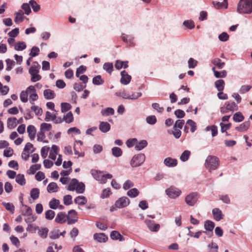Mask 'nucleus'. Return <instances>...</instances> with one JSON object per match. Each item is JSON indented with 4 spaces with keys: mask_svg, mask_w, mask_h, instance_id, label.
Here are the masks:
<instances>
[{
    "mask_svg": "<svg viewBox=\"0 0 252 252\" xmlns=\"http://www.w3.org/2000/svg\"><path fill=\"white\" fill-rule=\"evenodd\" d=\"M237 11L240 14H250L252 12V0H240Z\"/></svg>",
    "mask_w": 252,
    "mask_h": 252,
    "instance_id": "1",
    "label": "nucleus"
},
{
    "mask_svg": "<svg viewBox=\"0 0 252 252\" xmlns=\"http://www.w3.org/2000/svg\"><path fill=\"white\" fill-rule=\"evenodd\" d=\"M91 173L94 178L98 181L100 184H105L107 179H111L113 176L106 172L100 171L93 169L91 171Z\"/></svg>",
    "mask_w": 252,
    "mask_h": 252,
    "instance_id": "2",
    "label": "nucleus"
},
{
    "mask_svg": "<svg viewBox=\"0 0 252 252\" xmlns=\"http://www.w3.org/2000/svg\"><path fill=\"white\" fill-rule=\"evenodd\" d=\"M220 163V160L219 158L214 156H208L205 162V167L207 168L210 172H211L212 170H216Z\"/></svg>",
    "mask_w": 252,
    "mask_h": 252,
    "instance_id": "3",
    "label": "nucleus"
},
{
    "mask_svg": "<svg viewBox=\"0 0 252 252\" xmlns=\"http://www.w3.org/2000/svg\"><path fill=\"white\" fill-rule=\"evenodd\" d=\"M238 109V106L234 101H228L220 107V111L222 114L227 113L229 111L234 112Z\"/></svg>",
    "mask_w": 252,
    "mask_h": 252,
    "instance_id": "4",
    "label": "nucleus"
},
{
    "mask_svg": "<svg viewBox=\"0 0 252 252\" xmlns=\"http://www.w3.org/2000/svg\"><path fill=\"white\" fill-rule=\"evenodd\" d=\"M145 160V156L144 154H139L133 157L131 161L130 165L133 167H136L141 166Z\"/></svg>",
    "mask_w": 252,
    "mask_h": 252,
    "instance_id": "5",
    "label": "nucleus"
},
{
    "mask_svg": "<svg viewBox=\"0 0 252 252\" xmlns=\"http://www.w3.org/2000/svg\"><path fill=\"white\" fill-rule=\"evenodd\" d=\"M198 194L197 192H191L187 195L185 202L189 205L193 206L197 202Z\"/></svg>",
    "mask_w": 252,
    "mask_h": 252,
    "instance_id": "6",
    "label": "nucleus"
},
{
    "mask_svg": "<svg viewBox=\"0 0 252 252\" xmlns=\"http://www.w3.org/2000/svg\"><path fill=\"white\" fill-rule=\"evenodd\" d=\"M165 193L169 197L175 198L180 195L181 190L179 189L171 187L165 190Z\"/></svg>",
    "mask_w": 252,
    "mask_h": 252,
    "instance_id": "7",
    "label": "nucleus"
},
{
    "mask_svg": "<svg viewBox=\"0 0 252 252\" xmlns=\"http://www.w3.org/2000/svg\"><path fill=\"white\" fill-rule=\"evenodd\" d=\"M130 203L129 199L126 196L120 197L115 202V206L118 208H123L127 206Z\"/></svg>",
    "mask_w": 252,
    "mask_h": 252,
    "instance_id": "8",
    "label": "nucleus"
},
{
    "mask_svg": "<svg viewBox=\"0 0 252 252\" xmlns=\"http://www.w3.org/2000/svg\"><path fill=\"white\" fill-rule=\"evenodd\" d=\"M77 213L74 210H71L68 211V215L66 216L67 224H73L77 221V218L76 217Z\"/></svg>",
    "mask_w": 252,
    "mask_h": 252,
    "instance_id": "9",
    "label": "nucleus"
},
{
    "mask_svg": "<svg viewBox=\"0 0 252 252\" xmlns=\"http://www.w3.org/2000/svg\"><path fill=\"white\" fill-rule=\"evenodd\" d=\"M145 222L148 228L152 232H158L159 229V224L155 223V222L152 220H145Z\"/></svg>",
    "mask_w": 252,
    "mask_h": 252,
    "instance_id": "10",
    "label": "nucleus"
},
{
    "mask_svg": "<svg viewBox=\"0 0 252 252\" xmlns=\"http://www.w3.org/2000/svg\"><path fill=\"white\" fill-rule=\"evenodd\" d=\"M121 83L125 85L129 84L131 79V76L125 70L122 71L121 72Z\"/></svg>",
    "mask_w": 252,
    "mask_h": 252,
    "instance_id": "11",
    "label": "nucleus"
},
{
    "mask_svg": "<svg viewBox=\"0 0 252 252\" xmlns=\"http://www.w3.org/2000/svg\"><path fill=\"white\" fill-rule=\"evenodd\" d=\"M214 219L216 221H220L223 218V215L219 208H214L212 210Z\"/></svg>",
    "mask_w": 252,
    "mask_h": 252,
    "instance_id": "12",
    "label": "nucleus"
},
{
    "mask_svg": "<svg viewBox=\"0 0 252 252\" xmlns=\"http://www.w3.org/2000/svg\"><path fill=\"white\" fill-rule=\"evenodd\" d=\"M163 163L167 167H173L177 165L178 161L175 158L168 157L164 159Z\"/></svg>",
    "mask_w": 252,
    "mask_h": 252,
    "instance_id": "13",
    "label": "nucleus"
},
{
    "mask_svg": "<svg viewBox=\"0 0 252 252\" xmlns=\"http://www.w3.org/2000/svg\"><path fill=\"white\" fill-rule=\"evenodd\" d=\"M121 38L123 41L126 42L130 46H133L134 45L133 41L134 38L132 36L127 35L125 33H122L121 35Z\"/></svg>",
    "mask_w": 252,
    "mask_h": 252,
    "instance_id": "14",
    "label": "nucleus"
},
{
    "mask_svg": "<svg viewBox=\"0 0 252 252\" xmlns=\"http://www.w3.org/2000/svg\"><path fill=\"white\" fill-rule=\"evenodd\" d=\"M94 239L99 243H105L108 240L107 236L104 233H95Z\"/></svg>",
    "mask_w": 252,
    "mask_h": 252,
    "instance_id": "15",
    "label": "nucleus"
},
{
    "mask_svg": "<svg viewBox=\"0 0 252 252\" xmlns=\"http://www.w3.org/2000/svg\"><path fill=\"white\" fill-rule=\"evenodd\" d=\"M110 238L112 240H119L120 241H125V238L119 232L114 230L112 231L110 233Z\"/></svg>",
    "mask_w": 252,
    "mask_h": 252,
    "instance_id": "16",
    "label": "nucleus"
},
{
    "mask_svg": "<svg viewBox=\"0 0 252 252\" xmlns=\"http://www.w3.org/2000/svg\"><path fill=\"white\" fill-rule=\"evenodd\" d=\"M43 95L46 99L50 100L54 99L56 94L51 89H46L43 91Z\"/></svg>",
    "mask_w": 252,
    "mask_h": 252,
    "instance_id": "17",
    "label": "nucleus"
},
{
    "mask_svg": "<svg viewBox=\"0 0 252 252\" xmlns=\"http://www.w3.org/2000/svg\"><path fill=\"white\" fill-rule=\"evenodd\" d=\"M58 152L59 147L55 145H52L51 150L49 153V158L52 160H55Z\"/></svg>",
    "mask_w": 252,
    "mask_h": 252,
    "instance_id": "18",
    "label": "nucleus"
},
{
    "mask_svg": "<svg viewBox=\"0 0 252 252\" xmlns=\"http://www.w3.org/2000/svg\"><path fill=\"white\" fill-rule=\"evenodd\" d=\"M67 220L66 215L64 212H60L58 213L55 218L56 222L62 224Z\"/></svg>",
    "mask_w": 252,
    "mask_h": 252,
    "instance_id": "19",
    "label": "nucleus"
},
{
    "mask_svg": "<svg viewBox=\"0 0 252 252\" xmlns=\"http://www.w3.org/2000/svg\"><path fill=\"white\" fill-rule=\"evenodd\" d=\"M250 126V122L245 121L241 124L239 126L235 127V129L239 132H242L247 130Z\"/></svg>",
    "mask_w": 252,
    "mask_h": 252,
    "instance_id": "20",
    "label": "nucleus"
},
{
    "mask_svg": "<svg viewBox=\"0 0 252 252\" xmlns=\"http://www.w3.org/2000/svg\"><path fill=\"white\" fill-rule=\"evenodd\" d=\"M27 132L30 139L33 140L36 132L35 126L32 125H29L27 127Z\"/></svg>",
    "mask_w": 252,
    "mask_h": 252,
    "instance_id": "21",
    "label": "nucleus"
},
{
    "mask_svg": "<svg viewBox=\"0 0 252 252\" xmlns=\"http://www.w3.org/2000/svg\"><path fill=\"white\" fill-rule=\"evenodd\" d=\"M17 126V119L15 117H11L7 119V126L9 129H13Z\"/></svg>",
    "mask_w": 252,
    "mask_h": 252,
    "instance_id": "22",
    "label": "nucleus"
},
{
    "mask_svg": "<svg viewBox=\"0 0 252 252\" xmlns=\"http://www.w3.org/2000/svg\"><path fill=\"white\" fill-rule=\"evenodd\" d=\"M99 128L101 132L106 133L110 129V125L107 122H100Z\"/></svg>",
    "mask_w": 252,
    "mask_h": 252,
    "instance_id": "23",
    "label": "nucleus"
},
{
    "mask_svg": "<svg viewBox=\"0 0 252 252\" xmlns=\"http://www.w3.org/2000/svg\"><path fill=\"white\" fill-rule=\"evenodd\" d=\"M225 82L222 79H219L215 82V87L218 92L223 91L224 88Z\"/></svg>",
    "mask_w": 252,
    "mask_h": 252,
    "instance_id": "24",
    "label": "nucleus"
},
{
    "mask_svg": "<svg viewBox=\"0 0 252 252\" xmlns=\"http://www.w3.org/2000/svg\"><path fill=\"white\" fill-rule=\"evenodd\" d=\"M59 187L55 182H51L47 187V190L49 193L56 192L58 190Z\"/></svg>",
    "mask_w": 252,
    "mask_h": 252,
    "instance_id": "25",
    "label": "nucleus"
},
{
    "mask_svg": "<svg viewBox=\"0 0 252 252\" xmlns=\"http://www.w3.org/2000/svg\"><path fill=\"white\" fill-rule=\"evenodd\" d=\"M74 202L79 205H84L87 202V199L84 196H78L74 199Z\"/></svg>",
    "mask_w": 252,
    "mask_h": 252,
    "instance_id": "26",
    "label": "nucleus"
},
{
    "mask_svg": "<svg viewBox=\"0 0 252 252\" xmlns=\"http://www.w3.org/2000/svg\"><path fill=\"white\" fill-rule=\"evenodd\" d=\"M211 63L219 69H222L225 65V63L221 62V60L218 58L212 60Z\"/></svg>",
    "mask_w": 252,
    "mask_h": 252,
    "instance_id": "27",
    "label": "nucleus"
},
{
    "mask_svg": "<svg viewBox=\"0 0 252 252\" xmlns=\"http://www.w3.org/2000/svg\"><path fill=\"white\" fill-rule=\"evenodd\" d=\"M213 4L216 9L226 8L227 7V0H223V2L213 1Z\"/></svg>",
    "mask_w": 252,
    "mask_h": 252,
    "instance_id": "28",
    "label": "nucleus"
},
{
    "mask_svg": "<svg viewBox=\"0 0 252 252\" xmlns=\"http://www.w3.org/2000/svg\"><path fill=\"white\" fill-rule=\"evenodd\" d=\"M215 227V223L211 220H206L204 223V228L206 231L212 232Z\"/></svg>",
    "mask_w": 252,
    "mask_h": 252,
    "instance_id": "29",
    "label": "nucleus"
},
{
    "mask_svg": "<svg viewBox=\"0 0 252 252\" xmlns=\"http://www.w3.org/2000/svg\"><path fill=\"white\" fill-rule=\"evenodd\" d=\"M38 235L43 239L47 238L49 230L47 228H39L38 229Z\"/></svg>",
    "mask_w": 252,
    "mask_h": 252,
    "instance_id": "30",
    "label": "nucleus"
},
{
    "mask_svg": "<svg viewBox=\"0 0 252 252\" xmlns=\"http://www.w3.org/2000/svg\"><path fill=\"white\" fill-rule=\"evenodd\" d=\"M40 190L38 188H33L30 191L31 197L33 200H36L39 196Z\"/></svg>",
    "mask_w": 252,
    "mask_h": 252,
    "instance_id": "31",
    "label": "nucleus"
},
{
    "mask_svg": "<svg viewBox=\"0 0 252 252\" xmlns=\"http://www.w3.org/2000/svg\"><path fill=\"white\" fill-rule=\"evenodd\" d=\"M15 181L21 186H24L26 184V179L23 174H19L17 175L15 178Z\"/></svg>",
    "mask_w": 252,
    "mask_h": 252,
    "instance_id": "32",
    "label": "nucleus"
},
{
    "mask_svg": "<svg viewBox=\"0 0 252 252\" xmlns=\"http://www.w3.org/2000/svg\"><path fill=\"white\" fill-rule=\"evenodd\" d=\"M114 110L112 108L107 107L101 110V114L103 116L113 115L114 114Z\"/></svg>",
    "mask_w": 252,
    "mask_h": 252,
    "instance_id": "33",
    "label": "nucleus"
},
{
    "mask_svg": "<svg viewBox=\"0 0 252 252\" xmlns=\"http://www.w3.org/2000/svg\"><path fill=\"white\" fill-rule=\"evenodd\" d=\"M16 17L14 21L16 23L22 22L24 20V13L22 10H19L15 13Z\"/></svg>",
    "mask_w": 252,
    "mask_h": 252,
    "instance_id": "34",
    "label": "nucleus"
},
{
    "mask_svg": "<svg viewBox=\"0 0 252 252\" xmlns=\"http://www.w3.org/2000/svg\"><path fill=\"white\" fill-rule=\"evenodd\" d=\"M139 194V190L136 188H133L129 189L126 193L127 196L130 198H135Z\"/></svg>",
    "mask_w": 252,
    "mask_h": 252,
    "instance_id": "35",
    "label": "nucleus"
},
{
    "mask_svg": "<svg viewBox=\"0 0 252 252\" xmlns=\"http://www.w3.org/2000/svg\"><path fill=\"white\" fill-rule=\"evenodd\" d=\"M60 204V201L58 199L54 198L49 202V206L51 209L56 210Z\"/></svg>",
    "mask_w": 252,
    "mask_h": 252,
    "instance_id": "36",
    "label": "nucleus"
},
{
    "mask_svg": "<svg viewBox=\"0 0 252 252\" xmlns=\"http://www.w3.org/2000/svg\"><path fill=\"white\" fill-rule=\"evenodd\" d=\"M112 154L114 157L119 158L122 155L123 151L121 148L117 147H114L112 148Z\"/></svg>",
    "mask_w": 252,
    "mask_h": 252,
    "instance_id": "37",
    "label": "nucleus"
},
{
    "mask_svg": "<svg viewBox=\"0 0 252 252\" xmlns=\"http://www.w3.org/2000/svg\"><path fill=\"white\" fill-rule=\"evenodd\" d=\"M233 120L235 122L240 123L244 120V117L241 112H238L233 115Z\"/></svg>",
    "mask_w": 252,
    "mask_h": 252,
    "instance_id": "38",
    "label": "nucleus"
},
{
    "mask_svg": "<svg viewBox=\"0 0 252 252\" xmlns=\"http://www.w3.org/2000/svg\"><path fill=\"white\" fill-rule=\"evenodd\" d=\"M78 181L76 179H73L69 183L67 189L70 191L76 190Z\"/></svg>",
    "mask_w": 252,
    "mask_h": 252,
    "instance_id": "39",
    "label": "nucleus"
},
{
    "mask_svg": "<svg viewBox=\"0 0 252 252\" xmlns=\"http://www.w3.org/2000/svg\"><path fill=\"white\" fill-rule=\"evenodd\" d=\"M2 204L7 211H9L12 214H14L15 207L12 203L9 202H2Z\"/></svg>",
    "mask_w": 252,
    "mask_h": 252,
    "instance_id": "40",
    "label": "nucleus"
},
{
    "mask_svg": "<svg viewBox=\"0 0 252 252\" xmlns=\"http://www.w3.org/2000/svg\"><path fill=\"white\" fill-rule=\"evenodd\" d=\"M190 155V152L189 150H185L181 154L180 159L181 161L185 162L188 160Z\"/></svg>",
    "mask_w": 252,
    "mask_h": 252,
    "instance_id": "41",
    "label": "nucleus"
},
{
    "mask_svg": "<svg viewBox=\"0 0 252 252\" xmlns=\"http://www.w3.org/2000/svg\"><path fill=\"white\" fill-rule=\"evenodd\" d=\"M148 145V143L146 140H143L140 141L135 146V149L137 151H140L146 147Z\"/></svg>",
    "mask_w": 252,
    "mask_h": 252,
    "instance_id": "42",
    "label": "nucleus"
},
{
    "mask_svg": "<svg viewBox=\"0 0 252 252\" xmlns=\"http://www.w3.org/2000/svg\"><path fill=\"white\" fill-rule=\"evenodd\" d=\"M85 190V186L82 182H79L78 181L76 191L78 193H83Z\"/></svg>",
    "mask_w": 252,
    "mask_h": 252,
    "instance_id": "43",
    "label": "nucleus"
},
{
    "mask_svg": "<svg viewBox=\"0 0 252 252\" xmlns=\"http://www.w3.org/2000/svg\"><path fill=\"white\" fill-rule=\"evenodd\" d=\"M92 82L95 85H100L104 83V80L101 78V76L98 75L93 78Z\"/></svg>",
    "mask_w": 252,
    "mask_h": 252,
    "instance_id": "44",
    "label": "nucleus"
},
{
    "mask_svg": "<svg viewBox=\"0 0 252 252\" xmlns=\"http://www.w3.org/2000/svg\"><path fill=\"white\" fill-rule=\"evenodd\" d=\"M41 167V165L40 164L32 165L30 168L29 174H34L36 171L39 170Z\"/></svg>",
    "mask_w": 252,
    "mask_h": 252,
    "instance_id": "45",
    "label": "nucleus"
},
{
    "mask_svg": "<svg viewBox=\"0 0 252 252\" xmlns=\"http://www.w3.org/2000/svg\"><path fill=\"white\" fill-rule=\"evenodd\" d=\"M103 68L107 72L111 74L113 70V63H106L103 64Z\"/></svg>",
    "mask_w": 252,
    "mask_h": 252,
    "instance_id": "46",
    "label": "nucleus"
},
{
    "mask_svg": "<svg viewBox=\"0 0 252 252\" xmlns=\"http://www.w3.org/2000/svg\"><path fill=\"white\" fill-rule=\"evenodd\" d=\"M30 5L32 6L33 10L35 12H38L40 10V6L34 0H31L29 1Z\"/></svg>",
    "mask_w": 252,
    "mask_h": 252,
    "instance_id": "47",
    "label": "nucleus"
},
{
    "mask_svg": "<svg viewBox=\"0 0 252 252\" xmlns=\"http://www.w3.org/2000/svg\"><path fill=\"white\" fill-rule=\"evenodd\" d=\"M63 120L68 124L71 123L73 121V114L71 112L67 113L63 116Z\"/></svg>",
    "mask_w": 252,
    "mask_h": 252,
    "instance_id": "48",
    "label": "nucleus"
},
{
    "mask_svg": "<svg viewBox=\"0 0 252 252\" xmlns=\"http://www.w3.org/2000/svg\"><path fill=\"white\" fill-rule=\"evenodd\" d=\"M146 121L148 124L154 125L157 123V120L155 115H151L147 117Z\"/></svg>",
    "mask_w": 252,
    "mask_h": 252,
    "instance_id": "49",
    "label": "nucleus"
},
{
    "mask_svg": "<svg viewBox=\"0 0 252 252\" xmlns=\"http://www.w3.org/2000/svg\"><path fill=\"white\" fill-rule=\"evenodd\" d=\"M51 128L52 125L51 124L43 123L40 125V130L45 132L46 131L50 130Z\"/></svg>",
    "mask_w": 252,
    "mask_h": 252,
    "instance_id": "50",
    "label": "nucleus"
},
{
    "mask_svg": "<svg viewBox=\"0 0 252 252\" xmlns=\"http://www.w3.org/2000/svg\"><path fill=\"white\" fill-rule=\"evenodd\" d=\"M26 48L25 42L22 41L18 42L15 46V49L17 51H22Z\"/></svg>",
    "mask_w": 252,
    "mask_h": 252,
    "instance_id": "51",
    "label": "nucleus"
},
{
    "mask_svg": "<svg viewBox=\"0 0 252 252\" xmlns=\"http://www.w3.org/2000/svg\"><path fill=\"white\" fill-rule=\"evenodd\" d=\"M152 108L159 113H162L164 111V108L160 106L158 103H153L152 104Z\"/></svg>",
    "mask_w": 252,
    "mask_h": 252,
    "instance_id": "52",
    "label": "nucleus"
},
{
    "mask_svg": "<svg viewBox=\"0 0 252 252\" xmlns=\"http://www.w3.org/2000/svg\"><path fill=\"white\" fill-rule=\"evenodd\" d=\"M55 213L51 210H48L45 212V218L48 220H52L55 217Z\"/></svg>",
    "mask_w": 252,
    "mask_h": 252,
    "instance_id": "53",
    "label": "nucleus"
},
{
    "mask_svg": "<svg viewBox=\"0 0 252 252\" xmlns=\"http://www.w3.org/2000/svg\"><path fill=\"white\" fill-rule=\"evenodd\" d=\"M71 108V106L68 103L63 102L61 103V110L63 113L68 111Z\"/></svg>",
    "mask_w": 252,
    "mask_h": 252,
    "instance_id": "54",
    "label": "nucleus"
},
{
    "mask_svg": "<svg viewBox=\"0 0 252 252\" xmlns=\"http://www.w3.org/2000/svg\"><path fill=\"white\" fill-rule=\"evenodd\" d=\"M187 125H189L190 126V131L194 132L196 129V123L191 120H188L186 123Z\"/></svg>",
    "mask_w": 252,
    "mask_h": 252,
    "instance_id": "55",
    "label": "nucleus"
},
{
    "mask_svg": "<svg viewBox=\"0 0 252 252\" xmlns=\"http://www.w3.org/2000/svg\"><path fill=\"white\" fill-rule=\"evenodd\" d=\"M31 110L35 113L36 116H41L42 114V109L37 106H32L31 107Z\"/></svg>",
    "mask_w": 252,
    "mask_h": 252,
    "instance_id": "56",
    "label": "nucleus"
},
{
    "mask_svg": "<svg viewBox=\"0 0 252 252\" xmlns=\"http://www.w3.org/2000/svg\"><path fill=\"white\" fill-rule=\"evenodd\" d=\"M39 51L40 50L38 47L33 46L31 49V52L29 54V55L32 58L38 55Z\"/></svg>",
    "mask_w": 252,
    "mask_h": 252,
    "instance_id": "57",
    "label": "nucleus"
},
{
    "mask_svg": "<svg viewBox=\"0 0 252 252\" xmlns=\"http://www.w3.org/2000/svg\"><path fill=\"white\" fill-rule=\"evenodd\" d=\"M188 63L189 68H194L197 64V61L193 58H190L189 59Z\"/></svg>",
    "mask_w": 252,
    "mask_h": 252,
    "instance_id": "58",
    "label": "nucleus"
},
{
    "mask_svg": "<svg viewBox=\"0 0 252 252\" xmlns=\"http://www.w3.org/2000/svg\"><path fill=\"white\" fill-rule=\"evenodd\" d=\"M38 226H35L34 224H29L27 228V231L34 233L38 230Z\"/></svg>",
    "mask_w": 252,
    "mask_h": 252,
    "instance_id": "59",
    "label": "nucleus"
},
{
    "mask_svg": "<svg viewBox=\"0 0 252 252\" xmlns=\"http://www.w3.org/2000/svg\"><path fill=\"white\" fill-rule=\"evenodd\" d=\"M63 201L65 205H69L72 204V196L70 195H66L63 196Z\"/></svg>",
    "mask_w": 252,
    "mask_h": 252,
    "instance_id": "60",
    "label": "nucleus"
},
{
    "mask_svg": "<svg viewBox=\"0 0 252 252\" xmlns=\"http://www.w3.org/2000/svg\"><path fill=\"white\" fill-rule=\"evenodd\" d=\"M30 3H24L22 5V8L25 11V14L29 15L31 13Z\"/></svg>",
    "mask_w": 252,
    "mask_h": 252,
    "instance_id": "61",
    "label": "nucleus"
},
{
    "mask_svg": "<svg viewBox=\"0 0 252 252\" xmlns=\"http://www.w3.org/2000/svg\"><path fill=\"white\" fill-rule=\"evenodd\" d=\"M28 94L26 91H22L20 95L21 100L24 103L27 102L28 100Z\"/></svg>",
    "mask_w": 252,
    "mask_h": 252,
    "instance_id": "62",
    "label": "nucleus"
},
{
    "mask_svg": "<svg viewBox=\"0 0 252 252\" xmlns=\"http://www.w3.org/2000/svg\"><path fill=\"white\" fill-rule=\"evenodd\" d=\"M134 186L133 183L129 180H126L123 184V189L127 190Z\"/></svg>",
    "mask_w": 252,
    "mask_h": 252,
    "instance_id": "63",
    "label": "nucleus"
},
{
    "mask_svg": "<svg viewBox=\"0 0 252 252\" xmlns=\"http://www.w3.org/2000/svg\"><path fill=\"white\" fill-rule=\"evenodd\" d=\"M208 247L210 249V252H218V246L216 243L212 242L208 245Z\"/></svg>",
    "mask_w": 252,
    "mask_h": 252,
    "instance_id": "64",
    "label": "nucleus"
}]
</instances>
